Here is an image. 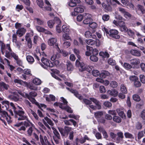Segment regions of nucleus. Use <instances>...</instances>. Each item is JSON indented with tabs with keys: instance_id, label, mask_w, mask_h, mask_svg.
Masks as SVG:
<instances>
[{
	"instance_id": "43",
	"label": "nucleus",
	"mask_w": 145,
	"mask_h": 145,
	"mask_svg": "<svg viewBox=\"0 0 145 145\" xmlns=\"http://www.w3.org/2000/svg\"><path fill=\"white\" fill-rule=\"evenodd\" d=\"M37 3L38 5L41 8H43L44 3L42 0H37Z\"/></svg>"
},
{
	"instance_id": "56",
	"label": "nucleus",
	"mask_w": 145,
	"mask_h": 145,
	"mask_svg": "<svg viewBox=\"0 0 145 145\" xmlns=\"http://www.w3.org/2000/svg\"><path fill=\"white\" fill-rule=\"evenodd\" d=\"M134 85L136 87H139L141 86V83L138 80H137L134 82Z\"/></svg>"
},
{
	"instance_id": "64",
	"label": "nucleus",
	"mask_w": 145,
	"mask_h": 145,
	"mask_svg": "<svg viewBox=\"0 0 145 145\" xmlns=\"http://www.w3.org/2000/svg\"><path fill=\"white\" fill-rule=\"evenodd\" d=\"M120 27V30L121 31L123 32L124 33L127 32L128 29L125 25Z\"/></svg>"
},
{
	"instance_id": "25",
	"label": "nucleus",
	"mask_w": 145,
	"mask_h": 145,
	"mask_svg": "<svg viewBox=\"0 0 145 145\" xmlns=\"http://www.w3.org/2000/svg\"><path fill=\"white\" fill-rule=\"evenodd\" d=\"M131 53L133 55L140 56L141 55V54L139 51L136 50H131L130 51Z\"/></svg>"
},
{
	"instance_id": "35",
	"label": "nucleus",
	"mask_w": 145,
	"mask_h": 145,
	"mask_svg": "<svg viewBox=\"0 0 145 145\" xmlns=\"http://www.w3.org/2000/svg\"><path fill=\"white\" fill-rule=\"evenodd\" d=\"M48 26L50 28H53L54 24V21L53 20H50L48 21L47 22Z\"/></svg>"
},
{
	"instance_id": "19",
	"label": "nucleus",
	"mask_w": 145,
	"mask_h": 145,
	"mask_svg": "<svg viewBox=\"0 0 145 145\" xmlns=\"http://www.w3.org/2000/svg\"><path fill=\"white\" fill-rule=\"evenodd\" d=\"M66 65L67 67V70L68 71H71L73 69V66L72 63L69 61H68L66 62Z\"/></svg>"
},
{
	"instance_id": "41",
	"label": "nucleus",
	"mask_w": 145,
	"mask_h": 145,
	"mask_svg": "<svg viewBox=\"0 0 145 145\" xmlns=\"http://www.w3.org/2000/svg\"><path fill=\"white\" fill-rule=\"evenodd\" d=\"M62 28V31L64 33L68 32L69 31V29L65 25H63Z\"/></svg>"
},
{
	"instance_id": "57",
	"label": "nucleus",
	"mask_w": 145,
	"mask_h": 145,
	"mask_svg": "<svg viewBox=\"0 0 145 145\" xmlns=\"http://www.w3.org/2000/svg\"><path fill=\"white\" fill-rule=\"evenodd\" d=\"M140 79L141 82L143 84L145 83V76L143 74L140 76Z\"/></svg>"
},
{
	"instance_id": "37",
	"label": "nucleus",
	"mask_w": 145,
	"mask_h": 145,
	"mask_svg": "<svg viewBox=\"0 0 145 145\" xmlns=\"http://www.w3.org/2000/svg\"><path fill=\"white\" fill-rule=\"evenodd\" d=\"M26 85L27 87L30 89L36 90L37 89V87L33 84L28 85L27 84Z\"/></svg>"
},
{
	"instance_id": "38",
	"label": "nucleus",
	"mask_w": 145,
	"mask_h": 145,
	"mask_svg": "<svg viewBox=\"0 0 145 145\" xmlns=\"http://www.w3.org/2000/svg\"><path fill=\"white\" fill-rule=\"evenodd\" d=\"M90 59L91 61L94 62H97L98 59L96 56L92 55L90 56Z\"/></svg>"
},
{
	"instance_id": "46",
	"label": "nucleus",
	"mask_w": 145,
	"mask_h": 145,
	"mask_svg": "<svg viewBox=\"0 0 145 145\" xmlns=\"http://www.w3.org/2000/svg\"><path fill=\"white\" fill-rule=\"evenodd\" d=\"M133 99L136 101H139L140 100V97L137 95L135 94L133 96Z\"/></svg>"
},
{
	"instance_id": "18",
	"label": "nucleus",
	"mask_w": 145,
	"mask_h": 145,
	"mask_svg": "<svg viewBox=\"0 0 145 145\" xmlns=\"http://www.w3.org/2000/svg\"><path fill=\"white\" fill-rule=\"evenodd\" d=\"M94 116L97 120L102 117L103 115V112L102 111L96 112L94 113Z\"/></svg>"
},
{
	"instance_id": "15",
	"label": "nucleus",
	"mask_w": 145,
	"mask_h": 145,
	"mask_svg": "<svg viewBox=\"0 0 145 145\" xmlns=\"http://www.w3.org/2000/svg\"><path fill=\"white\" fill-rule=\"evenodd\" d=\"M107 92L109 95L114 97L116 96L118 94V91L115 89H113L112 90H109Z\"/></svg>"
},
{
	"instance_id": "30",
	"label": "nucleus",
	"mask_w": 145,
	"mask_h": 145,
	"mask_svg": "<svg viewBox=\"0 0 145 145\" xmlns=\"http://www.w3.org/2000/svg\"><path fill=\"white\" fill-rule=\"evenodd\" d=\"M26 58L28 62L31 64H32L34 61V59L30 55L27 56H26Z\"/></svg>"
},
{
	"instance_id": "3",
	"label": "nucleus",
	"mask_w": 145,
	"mask_h": 145,
	"mask_svg": "<svg viewBox=\"0 0 145 145\" xmlns=\"http://www.w3.org/2000/svg\"><path fill=\"white\" fill-rule=\"evenodd\" d=\"M18 92L20 95L25 98H27L28 97L30 98H33L36 97L37 95V93L35 91L30 92L29 94L22 93L21 91H18Z\"/></svg>"
},
{
	"instance_id": "42",
	"label": "nucleus",
	"mask_w": 145,
	"mask_h": 145,
	"mask_svg": "<svg viewBox=\"0 0 145 145\" xmlns=\"http://www.w3.org/2000/svg\"><path fill=\"white\" fill-rule=\"evenodd\" d=\"M44 120H46L47 122L50 125L53 126L54 125L52 121L47 117L46 116L44 118Z\"/></svg>"
},
{
	"instance_id": "31",
	"label": "nucleus",
	"mask_w": 145,
	"mask_h": 145,
	"mask_svg": "<svg viewBox=\"0 0 145 145\" xmlns=\"http://www.w3.org/2000/svg\"><path fill=\"white\" fill-rule=\"evenodd\" d=\"M33 82L34 84L36 85H39L41 84V81L39 79L35 78L33 80Z\"/></svg>"
},
{
	"instance_id": "40",
	"label": "nucleus",
	"mask_w": 145,
	"mask_h": 145,
	"mask_svg": "<svg viewBox=\"0 0 145 145\" xmlns=\"http://www.w3.org/2000/svg\"><path fill=\"white\" fill-rule=\"evenodd\" d=\"M27 98L29 99L30 101L33 103L37 105H39L38 103L36 101V100L34 97L30 98L28 97H27Z\"/></svg>"
},
{
	"instance_id": "24",
	"label": "nucleus",
	"mask_w": 145,
	"mask_h": 145,
	"mask_svg": "<svg viewBox=\"0 0 145 145\" xmlns=\"http://www.w3.org/2000/svg\"><path fill=\"white\" fill-rule=\"evenodd\" d=\"M8 98L11 100L15 101H17L19 100V96L18 95H11L8 96Z\"/></svg>"
},
{
	"instance_id": "60",
	"label": "nucleus",
	"mask_w": 145,
	"mask_h": 145,
	"mask_svg": "<svg viewBox=\"0 0 145 145\" xmlns=\"http://www.w3.org/2000/svg\"><path fill=\"white\" fill-rule=\"evenodd\" d=\"M36 29L37 31L40 32H44L45 29L39 26H37Z\"/></svg>"
},
{
	"instance_id": "7",
	"label": "nucleus",
	"mask_w": 145,
	"mask_h": 145,
	"mask_svg": "<svg viewBox=\"0 0 145 145\" xmlns=\"http://www.w3.org/2000/svg\"><path fill=\"white\" fill-rule=\"evenodd\" d=\"M57 40L55 38H52L49 39L48 41V44L50 46H53L55 48H59Z\"/></svg>"
},
{
	"instance_id": "17",
	"label": "nucleus",
	"mask_w": 145,
	"mask_h": 145,
	"mask_svg": "<svg viewBox=\"0 0 145 145\" xmlns=\"http://www.w3.org/2000/svg\"><path fill=\"white\" fill-rule=\"evenodd\" d=\"M14 82L15 84H19L20 85H23L24 84H25L26 85H27V83L25 82H24L22 80H20L18 79H15L14 80Z\"/></svg>"
},
{
	"instance_id": "9",
	"label": "nucleus",
	"mask_w": 145,
	"mask_h": 145,
	"mask_svg": "<svg viewBox=\"0 0 145 145\" xmlns=\"http://www.w3.org/2000/svg\"><path fill=\"white\" fill-rule=\"evenodd\" d=\"M119 10L122 14H123L125 17L126 18H130L131 16V15L128 12H127L125 10L122 8L120 7L118 8Z\"/></svg>"
},
{
	"instance_id": "10",
	"label": "nucleus",
	"mask_w": 145,
	"mask_h": 145,
	"mask_svg": "<svg viewBox=\"0 0 145 145\" xmlns=\"http://www.w3.org/2000/svg\"><path fill=\"white\" fill-rule=\"evenodd\" d=\"M89 99L96 105L98 109L99 110L101 109V103L99 101L93 98H90Z\"/></svg>"
},
{
	"instance_id": "51",
	"label": "nucleus",
	"mask_w": 145,
	"mask_h": 145,
	"mask_svg": "<svg viewBox=\"0 0 145 145\" xmlns=\"http://www.w3.org/2000/svg\"><path fill=\"white\" fill-rule=\"evenodd\" d=\"M124 135L126 138H134L133 135L129 133L126 132L125 133Z\"/></svg>"
},
{
	"instance_id": "11",
	"label": "nucleus",
	"mask_w": 145,
	"mask_h": 145,
	"mask_svg": "<svg viewBox=\"0 0 145 145\" xmlns=\"http://www.w3.org/2000/svg\"><path fill=\"white\" fill-rule=\"evenodd\" d=\"M39 138L40 141L42 145H47V143L49 142L48 141L46 136H44L43 137L42 136L40 135Z\"/></svg>"
},
{
	"instance_id": "58",
	"label": "nucleus",
	"mask_w": 145,
	"mask_h": 145,
	"mask_svg": "<svg viewBox=\"0 0 145 145\" xmlns=\"http://www.w3.org/2000/svg\"><path fill=\"white\" fill-rule=\"evenodd\" d=\"M109 16L107 14H104L102 16V19L104 21H107L109 19Z\"/></svg>"
},
{
	"instance_id": "26",
	"label": "nucleus",
	"mask_w": 145,
	"mask_h": 145,
	"mask_svg": "<svg viewBox=\"0 0 145 145\" xmlns=\"http://www.w3.org/2000/svg\"><path fill=\"white\" fill-rule=\"evenodd\" d=\"M102 5L103 7L107 10L108 11H112V8L110 5H107L105 3H102Z\"/></svg>"
},
{
	"instance_id": "27",
	"label": "nucleus",
	"mask_w": 145,
	"mask_h": 145,
	"mask_svg": "<svg viewBox=\"0 0 145 145\" xmlns=\"http://www.w3.org/2000/svg\"><path fill=\"white\" fill-rule=\"evenodd\" d=\"M137 7L138 10L141 12L142 14H143L145 13V9L143 6L138 5Z\"/></svg>"
},
{
	"instance_id": "2",
	"label": "nucleus",
	"mask_w": 145,
	"mask_h": 145,
	"mask_svg": "<svg viewBox=\"0 0 145 145\" xmlns=\"http://www.w3.org/2000/svg\"><path fill=\"white\" fill-rule=\"evenodd\" d=\"M26 30L24 28H19L16 31V33L12 35V40L13 42H16L17 40V35L20 37L23 36L25 33Z\"/></svg>"
},
{
	"instance_id": "20",
	"label": "nucleus",
	"mask_w": 145,
	"mask_h": 145,
	"mask_svg": "<svg viewBox=\"0 0 145 145\" xmlns=\"http://www.w3.org/2000/svg\"><path fill=\"white\" fill-rule=\"evenodd\" d=\"M116 110L120 116L122 118L124 119H126V115L123 111L120 110L119 109H117Z\"/></svg>"
},
{
	"instance_id": "16",
	"label": "nucleus",
	"mask_w": 145,
	"mask_h": 145,
	"mask_svg": "<svg viewBox=\"0 0 145 145\" xmlns=\"http://www.w3.org/2000/svg\"><path fill=\"white\" fill-rule=\"evenodd\" d=\"M131 64L133 65H138L140 63V61L138 59H133L130 60Z\"/></svg>"
},
{
	"instance_id": "49",
	"label": "nucleus",
	"mask_w": 145,
	"mask_h": 145,
	"mask_svg": "<svg viewBox=\"0 0 145 145\" xmlns=\"http://www.w3.org/2000/svg\"><path fill=\"white\" fill-rule=\"evenodd\" d=\"M108 63L112 65H114L116 64L115 61L111 58H110L108 61Z\"/></svg>"
},
{
	"instance_id": "33",
	"label": "nucleus",
	"mask_w": 145,
	"mask_h": 145,
	"mask_svg": "<svg viewBox=\"0 0 145 145\" xmlns=\"http://www.w3.org/2000/svg\"><path fill=\"white\" fill-rule=\"evenodd\" d=\"M110 85L112 88H116L118 86V83L115 81H112L110 82Z\"/></svg>"
},
{
	"instance_id": "55",
	"label": "nucleus",
	"mask_w": 145,
	"mask_h": 145,
	"mask_svg": "<svg viewBox=\"0 0 145 145\" xmlns=\"http://www.w3.org/2000/svg\"><path fill=\"white\" fill-rule=\"evenodd\" d=\"M74 53L77 56L78 58L79 59H80L81 58V56H80L79 55V54L80 53V51L79 50L76 49H74Z\"/></svg>"
},
{
	"instance_id": "4",
	"label": "nucleus",
	"mask_w": 145,
	"mask_h": 145,
	"mask_svg": "<svg viewBox=\"0 0 145 145\" xmlns=\"http://www.w3.org/2000/svg\"><path fill=\"white\" fill-rule=\"evenodd\" d=\"M86 43L89 45L93 46L95 44L97 46H99L100 45V41L98 39H96L95 40L90 39L86 40Z\"/></svg>"
},
{
	"instance_id": "23",
	"label": "nucleus",
	"mask_w": 145,
	"mask_h": 145,
	"mask_svg": "<svg viewBox=\"0 0 145 145\" xmlns=\"http://www.w3.org/2000/svg\"><path fill=\"white\" fill-rule=\"evenodd\" d=\"M112 119L113 121L116 123H120L121 121V118L116 115L113 116Z\"/></svg>"
},
{
	"instance_id": "34",
	"label": "nucleus",
	"mask_w": 145,
	"mask_h": 145,
	"mask_svg": "<svg viewBox=\"0 0 145 145\" xmlns=\"http://www.w3.org/2000/svg\"><path fill=\"white\" fill-rule=\"evenodd\" d=\"M34 20L36 22L37 24L39 25H42L44 24V21L39 18H35Z\"/></svg>"
},
{
	"instance_id": "61",
	"label": "nucleus",
	"mask_w": 145,
	"mask_h": 145,
	"mask_svg": "<svg viewBox=\"0 0 145 145\" xmlns=\"http://www.w3.org/2000/svg\"><path fill=\"white\" fill-rule=\"evenodd\" d=\"M54 24H57V25H60L61 23V21L60 19L57 17H55L54 20Z\"/></svg>"
},
{
	"instance_id": "36",
	"label": "nucleus",
	"mask_w": 145,
	"mask_h": 145,
	"mask_svg": "<svg viewBox=\"0 0 145 145\" xmlns=\"http://www.w3.org/2000/svg\"><path fill=\"white\" fill-rule=\"evenodd\" d=\"M121 90L123 93H127V91L125 86L123 84L121 85Z\"/></svg>"
},
{
	"instance_id": "6",
	"label": "nucleus",
	"mask_w": 145,
	"mask_h": 145,
	"mask_svg": "<svg viewBox=\"0 0 145 145\" xmlns=\"http://www.w3.org/2000/svg\"><path fill=\"white\" fill-rule=\"evenodd\" d=\"M109 36L115 39H119L120 38V36L118 35V31L115 29H111L109 30Z\"/></svg>"
},
{
	"instance_id": "5",
	"label": "nucleus",
	"mask_w": 145,
	"mask_h": 145,
	"mask_svg": "<svg viewBox=\"0 0 145 145\" xmlns=\"http://www.w3.org/2000/svg\"><path fill=\"white\" fill-rule=\"evenodd\" d=\"M84 24L89 25L92 21L91 15L88 13H85L84 14Z\"/></svg>"
},
{
	"instance_id": "12",
	"label": "nucleus",
	"mask_w": 145,
	"mask_h": 145,
	"mask_svg": "<svg viewBox=\"0 0 145 145\" xmlns=\"http://www.w3.org/2000/svg\"><path fill=\"white\" fill-rule=\"evenodd\" d=\"M9 88V85L3 82H0V90H7Z\"/></svg>"
},
{
	"instance_id": "13",
	"label": "nucleus",
	"mask_w": 145,
	"mask_h": 145,
	"mask_svg": "<svg viewBox=\"0 0 145 145\" xmlns=\"http://www.w3.org/2000/svg\"><path fill=\"white\" fill-rule=\"evenodd\" d=\"M2 116V117L5 118L7 121L9 122L10 119V117L8 115L7 113L5 110H3L1 112Z\"/></svg>"
},
{
	"instance_id": "29",
	"label": "nucleus",
	"mask_w": 145,
	"mask_h": 145,
	"mask_svg": "<svg viewBox=\"0 0 145 145\" xmlns=\"http://www.w3.org/2000/svg\"><path fill=\"white\" fill-rule=\"evenodd\" d=\"M52 128L53 130V133L54 135L53 137H56L58 138H60V135L57 130L55 128L53 127Z\"/></svg>"
},
{
	"instance_id": "53",
	"label": "nucleus",
	"mask_w": 145,
	"mask_h": 145,
	"mask_svg": "<svg viewBox=\"0 0 145 145\" xmlns=\"http://www.w3.org/2000/svg\"><path fill=\"white\" fill-rule=\"evenodd\" d=\"M65 131H66V133L67 136L69 133L71 132V131L72 130V128L71 127L67 126H65Z\"/></svg>"
},
{
	"instance_id": "45",
	"label": "nucleus",
	"mask_w": 145,
	"mask_h": 145,
	"mask_svg": "<svg viewBox=\"0 0 145 145\" xmlns=\"http://www.w3.org/2000/svg\"><path fill=\"white\" fill-rule=\"evenodd\" d=\"M71 45V43L69 41H65L63 44V47L64 48H67Z\"/></svg>"
},
{
	"instance_id": "1",
	"label": "nucleus",
	"mask_w": 145,
	"mask_h": 145,
	"mask_svg": "<svg viewBox=\"0 0 145 145\" xmlns=\"http://www.w3.org/2000/svg\"><path fill=\"white\" fill-rule=\"evenodd\" d=\"M10 105L12 106L14 113L15 118H17L18 120H23L28 119L27 117L25 115V113L22 108L19 106L16 107L14 104L11 103Z\"/></svg>"
},
{
	"instance_id": "62",
	"label": "nucleus",
	"mask_w": 145,
	"mask_h": 145,
	"mask_svg": "<svg viewBox=\"0 0 145 145\" xmlns=\"http://www.w3.org/2000/svg\"><path fill=\"white\" fill-rule=\"evenodd\" d=\"M123 67L127 69H130L132 68L131 65L129 63H125L123 65Z\"/></svg>"
},
{
	"instance_id": "48",
	"label": "nucleus",
	"mask_w": 145,
	"mask_h": 145,
	"mask_svg": "<svg viewBox=\"0 0 145 145\" xmlns=\"http://www.w3.org/2000/svg\"><path fill=\"white\" fill-rule=\"evenodd\" d=\"M84 35L86 38H90L92 36V33L90 31H87L85 32Z\"/></svg>"
},
{
	"instance_id": "22",
	"label": "nucleus",
	"mask_w": 145,
	"mask_h": 145,
	"mask_svg": "<svg viewBox=\"0 0 145 145\" xmlns=\"http://www.w3.org/2000/svg\"><path fill=\"white\" fill-rule=\"evenodd\" d=\"M58 128L59 132L62 136L63 137H67V134L66 133V131H65V127H64V128L61 127H58Z\"/></svg>"
},
{
	"instance_id": "50",
	"label": "nucleus",
	"mask_w": 145,
	"mask_h": 145,
	"mask_svg": "<svg viewBox=\"0 0 145 145\" xmlns=\"http://www.w3.org/2000/svg\"><path fill=\"white\" fill-rule=\"evenodd\" d=\"M92 74L95 76H97L99 75L100 73L99 71L97 70H94L92 71Z\"/></svg>"
},
{
	"instance_id": "59",
	"label": "nucleus",
	"mask_w": 145,
	"mask_h": 145,
	"mask_svg": "<svg viewBox=\"0 0 145 145\" xmlns=\"http://www.w3.org/2000/svg\"><path fill=\"white\" fill-rule=\"evenodd\" d=\"M11 54L12 57H13L15 61L19 58L18 56L13 52H11Z\"/></svg>"
},
{
	"instance_id": "28",
	"label": "nucleus",
	"mask_w": 145,
	"mask_h": 145,
	"mask_svg": "<svg viewBox=\"0 0 145 145\" xmlns=\"http://www.w3.org/2000/svg\"><path fill=\"white\" fill-rule=\"evenodd\" d=\"M99 55L100 56H102L104 58L106 57L108 58L109 57V54L106 52H100L99 53Z\"/></svg>"
},
{
	"instance_id": "47",
	"label": "nucleus",
	"mask_w": 145,
	"mask_h": 145,
	"mask_svg": "<svg viewBox=\"0 0 145 145\" xmlns=\"http://www.w3.org/2000/svg\"><path fill=\"white\" fill-rule=\"evenodd\" d=\"M128 35L130 37H133L135 35V33L131 29H128L127 31Z\"/></svg>"
},
{
	"instance_id": "52",
	"label": "nucleus",
	"mask_w": 145,
	"mask_h": 145,
	"mask_svg": "<svg viewBox=\"0 0 145 145\" xmlns=\"http://www.w3.org/2000/svg\"><path fill=\"white\" fill-rule=\"evenodd\" d=\"M130 80L132 82L136 81L137 80H138V78L135 76H130L129 78Z\"/></svg>"
},
{
	"instance_id": "21",
	"label": "nucleus",
	"mask_w": 145,
	"mask_h": 145,
	"mask_svg": "<svg viewBox=\"0 0 145 145\" xmlns=\"http://www.w3.org/2000/svg\"><path fill=\"white\" fill-rule=\"evenodd\" d=\"M84 7L81 6L77 7L74 9V11L76 13H82L84 11Z\"/></svg>"
},
{
	"instance_id": "54",
	"label": "nucleus",
	"mask_w": 145,
	"mask_h": 145,
	"mask_svg": "<svg viewBox=\"0 0 145 145\" xmlns=\"http://www.w3.org/2000/svg\"><path fill=\"white\" fill-rule=\"evenodd\" d=\"M89 27L92 29H95L97 27V23L95 22H91L89 25Z\"/></svg>"
},
{
	"instance_id": "14",
	"label": "nucleus",
	"mask_w": 145,
	"mask_h": 145,
	"mask_svg": "<svg viewBox=\"0 0 145 145\" xmlns=\"http://www.w3.org/2000/svg\"><path fill=\"white\" fill-rule=\"evenodd\" d=\"M110 74L109 72L105 70H103L100 74V77L101 78H104L107 76H109Z\"/></svg>"
},
{
	"instance_id": "8",
	"label": "nucleus",
	"mask_w": 145,
	"mask_h": 145,
	"mask_svg": "<svg viewBox=\"0 0 145 145\" xmlns=\"http://www.w3.org/2000/svg\"><path fill=\"white\" fill-rule=\"evenodd\" d=\"M42 62L47 67H54L53 63L48 59L42 57L41 59Z\"/></svg>"
},
{
	"instance_id": "44",
	"label": "nucleus",
	"mask_w": 145,
	"mask_h": 145,
	"mask_svg": "<svg viewBox=\"0 0 145 145\" xmlns=\"http://www.w3.org/2000/svg\"><path fill=\"white\" fill-rule=\"evenodd\" d=\"M71 39V37L67 33H65L63 34L62 36V39L63 40H68Z\"/></svg>"
},
{
	"instance_id": "63",
	"label": "nucleus",
	"mask_w": 145,
	"mask_h": 145,
	"mask_svg": "<svg viewBox=\"0 0 145 145\" xmlns=\"http://www.w3.org/2000/svg\"><path fill=\"white\" fill-rule=\"evenodd\" d=\"M84 18V15H82L80 14L77 16L76 18V19L77 21L78 22H80Z\"/></svg>"
},
{
	"instance_id": "39",
	"label": "nucleus",
	"mask_w": 145,
	"mask_h": 145,
	"mask_svg": "<svg viewBox=\"0 0 145 145\" xmlns=\"http://www.w3.org/2000/svg\"><path fill=\"white\" fill-rule=\"evenodd\" d=\"M2 103L3 105V106H2V108H5L6 109H7V106H8L9 102L8 101H4L2 102Z\"/></svg>"
},
{
	"instance_id": "32",
	"label": "nucleus",
	"mask_w": 145,
	"mask_h": 145,
	"mask_svg": "<svg viewBox=\"0 0 145 145\" xmlns=\"http://www.w3.org/2000/svg\"><path fill=\"white\" fill-rule=\"evenodd\" d=\"M80 68L79 69L80 71L83 72L86 70V68L87 67V65L85 64L84 63H81V64L80 66Z\"/></svg>"
}]
</instances>
